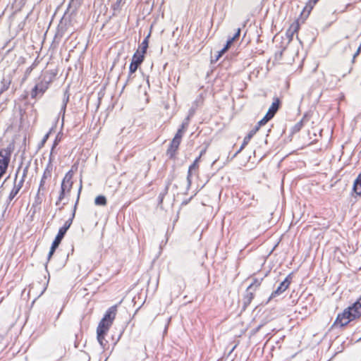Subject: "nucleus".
Instances as JSON below:
<instances>
[{
    "mask_svg": "<svg viewBox=\"0 0 361 361\" xmlns=\"http://www.w3.org/2000/svg\"><path fill=\"white\" fill-rule=\"evenodd\" d=\"M59 247V245L54 244L52 243L51 244V248H50V250H49V252L48 254V257H47V259L48 261L50 260L51 256L54 255L56 249Z\"/></svg>",
    "mask_w": 361,
    "mask_h": 361,
    "instance_id": "29",
    "label": "nucleus"
},
{
    "mask_svg": "<svg viewBox=\"0 0 361 361\" xmlns=\"http://www.w3.org/2000/svg\"><path fill=\"white\" fill-rule=\"evenodd\" d=\"M317 2V1H308L306 4L298 18L301 23H304L306 20Z\"/></svg>",
    "mask_w": 361,
    "mask_h": 361,
    "instance_id": "7",
    "label": "nucleus"
},
{
    "mask_svg": "<svg viewBox=\"0 0 361 361\" xmlns=\"http://www.w3.org/2000/svg\"><path fill=\"white\" fill-rule=\"evenodd\" d=\"M11 154V150L10 148L0 150V178L6 171L10 161Z\"/></svg>",
    "mask_w": 361,
    "mask_h": 361,
    "instance_id": "3",
    "label": "nucleus"
},
{
    "mask_svg": "<svg viewBox=\"0 0 361 361\" xmlns=\"http://www.w3.org/2000/svg\"><path fill=\"white\" fill-rule=\"evenodd\" d=\"M177 149L178 148L174 147L173 146L170 145L169 147L167 149L166 154L169 157V158L172 159L174 157Z\"/></svg>",
    "mask_w": 361,
    "mask_h": 361,
    "instance_id": "26",
    "label": "nucleus"
},
{
    "mask_svg": "<svg viewBox=\"0 0 361 361\" xmlns=\"http://www.w3.org/2000/svg\"><path fill=\"white\" fill-rule=\"evenodd\" d=\"M69 101V94L68 92V90H66V92L63 94V97L62 99V104L61 106V110L59 114L62 116V121H63L64 116L66 113V106Z\"/></svg>",
    "mask_w": 361,
    "mask_h": 361,
    "instance_id": "15",
    "label": "nucleus"
},
{
    "mask_svg": "<svg viewBox=\"0 0 361 361\" xmlns=\"http://www.w3.org/2000/svg\"><path fill=\"white\" fill-rule=\"evenodd\" d=\"M94 204L98 206H105L106 204V199L104 195H99L95 198Z\"/></svg>",
    "mask_w": 361,
    "mask_h": 361,
    "instance_id": "23",
    "label": "nucleus"
},
{
    "mask_svg": "<svg viewBox=\"0 0 361 361\" xmlns=\"http://www.w3.org/2000/svg\"><path fill=\"white\" fill-rule=\"evenodd\" d=\"M168 191V185L165 188V191L163 193H160L159 195V202L161 203L163 202V199L164 195L167 193Z\"/></svg>",
    "mask_w": 361,
    "mask_h": 361,
    "instance_id": "34",
    "label": "nucleus"
},
{
    "mask_svg": "<svg viewBox=\"0 0 361 361\" xmlns=\"http://www.w3.org/2000/svg\"><path fill=\"white\" fill-rule=\"evenodd\" d=\"M302 126V122H300L296 124L295 127L298 128V129H300V128Z\"/></svg>",
    "mask_w": 361,
    "mask_h": 361,
    "instance_id": "48",
    "label": "nucleus"
},
{
    "mask_svg": "<svg viewBox=\"0 0 361 361\" xmlns=\"http://www.w3.org/2000/svg\"><path fill=\"white\" fill-rule=\"evenodd\" d=\"M60 139H61V138H59V135H57V136H56V139H55V140H54V145H53V146H52L51 152H53L54 148V147L58 145L59 142L60 141ZM51 153H52V152H51Z\"/></svg>",
    "mask_w": 361,
    "mask_h": 361,
    "instance_id": "37",
    "label": "nucleus"
},
{
    "mask_svg": "<svg viewBox=\"0 0 361 361\" xmlns=\"http://www.w3.org/2000/svg\"><path fill=\"white\" fill-rule=\"evenodd\" d=\"M133 73H130V72L129 71V74H128V78H127L126 84L130 83L131 82V80L133 78Z\"/></svg>",
    "mask_w": 361,
    "mask_h": 361,
    "instance_id": "38",
    "label": "nucleus"
},
{
    "mask_svg": "<svg viewBox=\"0 0 361 361\" xmlns=\"http://www.w3.org/2000/svg\"><path fill=\"white\" fill-rule=\"evenodd\" d=\"M19 170H20V168L18 169V171H17V173L16 174V178H15V180H14L13 188L12 190L11 191V192H10V194L8 195V200L10 202L17 195V194L19 192V191L22 188V187L23 185V183H24V181H25V178L26 177V175H27V168L24 169L22 177L18 181L17 180V176H18V173Z\"/></svg>",
    "mask_w": 361,
    "mask_h": 361,
    "instance_id": "4",
    "label": "nucleus"
},
{
    "mask_svg": "<svg viewBox=\"0 0 361 361\" xmlns=\"http://www.w3.org/2000/svg\"><path fill=\"white\" fill-rule=\"evenodd\" d=\"M359 340H361V338Z\"/></svg>",
    "mask_w": 361,
    "mask_h": 361,
    "instance_id": "51",
    "label": "nucleus"
},
{
    "mask_svg": "<svg viewBox=\"0 0 361 361\" xmlns=\"http://www.w3.org/2000/svg\"><path fill=\"white\" fill-rule=\"evenodd\" d=\"M261 281H259L258 279H255L254 282L252 283L253 284V286L258 287L260 286Z\"/></svg>",
    "mask_w": 361,
    "mask_h": 361,
    "instance_id": "44",
    "label": "nucleus"
},
{
    "mask_svg": "<svg viewBox=\"0 0 361 361\" xmlns=\"http://www.w3.org/2000/svg\"><path fill=\"white\" fill-rule=\"evenodd\" d=\"M257 132V128H253L252 130H251L249 133L244 137V140H243V144L241 145L240 149L237 151V152L235 153V156L240 153L243 149H244V147L248 144V142H250V140H251V138L253 137V135Z\"/></svg>",
    "mask_w": 361,
    "mask_h": 361,
    "instance_id": "12",
    "label": "nucleus"
},
{
    "mask_svg": "<svg viewBox=\"0 0 361 361\" xmlns=\"http://www.w3.org/2000/svg\"><path fill=\"white\" fill-rule=\"evenodd\" d=\"M195 109L193 108H191L190 110H189V112H188V117L190 118L193 116V115L195 114Z\"/></svg>",
    "mask_w": 361,
    "mask_h": 361,
    "instance_id": "41",
    "label": "nucleus"
},
{
    "mask_svg": "<svg viewBox=\"0 0 361 361\" xmlns=\"http://www.w3.org/2000/svg\"><path fill=\"white\" fill-rule=\"evenodd\" d=\"M360 315L361 297L352 306L348 307L342 313L338 314L335 324L344 326Z\"/></svg>",
    "mask_w": 361,
    "mask_h": 361,
    "instance_id": "1",
    "label": "nucleus"
},
{
    "mask_svg": "<svg viewBox=\"0 0 361 361\" xmlns=\"http://www.w3.org/2000/svg\"><path fill=\"white\" fill-rule=\"evenodd\" d=\"M72 178H73V171H69L63 178L62 183H61V189L64 191H69L71 188H72L73 182H72Z\"/></svg>",
    "mask_w": 361,
    "mask_h": 361,
    "instance_id": "9",
    "label": "nucleus"
},
{
    "mask_svg": "<svg viewBox=\"0 0 361 361\" xmlns=\"http://www.w3.org/2000/svg\"><path fill=\"white\" fill-rule=\"evenodd\" d=\"M181 142V140H179L178 138L173 137L171 142V145L173 146L174 147L178 148L180 143Z\"/></svg>",
    "mask_w": 361,
    "mask_h": 361,
    "instance_id": "32",
    "label": "nucleus"
},
{
    "mask_svg": "<svg viewBox=\"0 0 361 361\" xmlns=\"http://www.w3.org/2000/svg\"><path fill=\"white\" fill-rule=\"evenodd\" d=\"M65 192L64 190H62L61 189V192H60V195H59V201H61L62 199H63L64 197V195H65Z\"/></svg>",
    "mask_w": 361,
    "mask_h": 361,
    "instance_id": "45",
    "label": "nucleus"
},
{
    "mask_svg": "<svg viewBox=\"0 0 361 361\" xmlns=\"http://www.w3.org/2000/svg\"><path fill=\"white\" fill-rule=\"evenodd\" d=\"M81 189H82V185H80V188H79V192H78V199H77V201H76L75 204L74 206V209H73V212L72 214L71 217L65 222L64 225L62 227H61L59 228L58 234L56 235L54 240L53 241V243H54V244H56L57 245H59V244L61 243L62 239L63 238L66 233L67 232V231L68 230V228H70V226H71V224L73 223V218L75 216L76 206H77V204H78V199H79L80 192Z\"/></svg>",
    "mask_w": 361,
    "mask_h": 361,
    "instance_id": "2",
    "label": "nucleus"
},
{
    "mask_svg": "<svg viewBox=\"0 0 361 361\" xmlns=\"http://www.w3.org/2000/svg\"><path fill=\"white\" fill-rule=\"evenodd\" d=\"M204 153V150H202L200 154V157H202V155Z\"/></svg>",
    "mask_w": 361,
    "mask_h": 361,
    "instance_id": "49",
    "label": "nucleus"
},
{
    "mask_svg": "<svg viewBox=\"0 0 361 361\" xmlns=\"http://www.w3.org/2000/svg\"><path fill=\"white\" fill-rule=\"evenodd\" d=\"M44 196V192L39 191L38 190L37 193L35 197V200L32 204V208H35V209L39 208L43 201Z\"/></svg>",
    "mask_w": 361,
    "mask_h": 361,
    "instance_id": "17",
    "label": "nucleus"
},
{
    "mask_svg": "<svg viewBox=\"0 0 361 361\" xmlns=\"http://www.w3.org/2000/svg\"><path fill=\"white\" fill-rule=\"evenodd\" d=\"M121 1H116V4H114L112 7L114 8V10L117 9L119 8L120 6V4H121Z\"/></svg>",
    "mask_w": 361,
    "mask_h": 361,
    "instance_id": "46",
    "label": "nucleus"
},
{
    "mask_svg": "<svg viewBox=\"0 0 361 361\" xmlns=\"http://www.w3.org/2000/svg\"><path fill=\"white\" fill-rule=\"evenodd\" d=\"M49 86V83L47 82H41L37 83L32 90L31 92V97L35 98L40 94L41 95L44 93V92L47 90Z\"/></svg>",
    "mask_w": 361,
    "mask_h": 361,
    "instance_id": "8",
    "label": "nucleus"
},
{
    "mask_svg": "<svg viewBox=\"0 0 361 361\" xmlns=\"http://www.w3.org/2000/svg\"><path fill=\"white\" fill-rule=\"evenodd\" d=\"M223 54H220V51L218 52V54L215 56L214 59H212V62H216Z\"/></svg>",
    "mask_w": 361,
    "mask_h": 361,
    "instance_id": "43",
    "label": "nucleus"
},
{
    "mask_svg": "<svg viewBox=\"0 0 361 361\" xmlns=\"http://www.w3.org/2000/svg\"><path fill=\"white\" fill-rule=\"evenodd\" d=\"M116 311V310L115 307H110L106 311V312L105 313V314L102 320L104 321V322H108L112 324L114 319H115Z\"/></svg>",
    "mask_w": 361,
    "mask_h": 361,
    "instance_id": "13",
    "label": "nucleus"
},
{
    "mask_svg": "<svg viewBox=\"0 0 361 361\" xmlns=\"http://www.w3.org/2000/svg\"><path fill=\"white\" fill-rule=\"evenodd\" d=\"M61 313V310L59 312V314H58V315L56 317V319H58L59 317V315H60Z\"/></svg>",
    "mask_w": 361,
    "mask_h": 361,
    "instance_id": "50",
    "label": "nucleus"
},
{
    "mask_svg": "<svg viewBox=\"0 0 361 361\" xmlns=\"http://www.w3.org/2000/svg\"><path fill=\"white\" fill-rule=\"evenodd\" d=\"M200 159H201V157H200V156H199L198 157H197L195 159V160L194 161L197 163V164H199V161H200Z\"/></svg>",
    "mask_w": 361,
    "mask_h": 361,
    "instance_id": "47",
    "label": "nucleus"
},
{
    "mask_svg": "<svg viewBox=\"0 0 361 361\" xmlns=\"http://www.w3.org/2000/svg\"><path fill=\"white\" fill-rule=\"evenodd\" d=\"M106 334H102L101 335L97 334V336L98 342L99 343V344L104 349L106 348V346L108 343L107 341L104 338Z\"/></svg>",
    "mask_w": 361,
    "mask_h": 361,
    "instance_id": "25",
    "label": "nucleus"
},
{
    "mask_svg": "<svg viewBox=\"0 0 361 361\" xmlns=\"http://www.w3.org/2000/svg\"><path fill=\"white\" fill-rule=\"evenodd\" d=\"M185 130H186L180 127V128L178 130L176 134L175 135L174 137L181 140Z\"/></svg>",
    "mask_w": 361,
    "mask_h": 361,
    "instance_id": "30",
    "label": "nucleus"
},
{
    "mask_svg": "<svg viewBox=\"0 0 361 361\" xmlns=\"http://www.w3.org/2000/svg\"><path fill=\"white\" fill-rule=\"evenodd\" d=\"M51 131H49V133H47L43 137L42 140V144L43 145L44 142H46V141L47 140V139L49 138V134H50Z\"/></svg>",
    "mask_w": 361,
    "mask_h": 361,
    "instance_id": "42",
    "label": "nucleus"
},
{
    "mask_svg": "<svg viewBox=\"0 0 361 361\" xmlns=\"http://www.w3.org/2000/svg\"><path fill=\"white\" fill-rule=\"evenodd\" d=\"M190 118L189 117H186L184 121H183L180 127L185 130H186L189 126V123H190Z\"/></svg>",
    "mask_w": 361,
    "mask_h": 361,
    "instance_id": "31",
    "label": "nucleus"
},
{
    "mask_svg": "<svg viewBox=\"0 0 361 361\" xmlns=\"http://www.w3.org/2000/svg\"><path fill=\"white\" fill-rule=\"evenodd\" d=\"M149 37V35H148L144 39L143 41L142 42V43L140 44V47H139V51H140V53L142 54L143 55V56L145 57V54L146 53V51H147V49L148 47V39Z\"/></svg>",
    "mask_w": 361,
    "mask_h": 361,
    "instance_id": "20",
    "label": "nucleus"
},
{
    "mask_svg": "<svg viewBox=\"0 0 361 361\" xmlns=\"http://www.w3.org/2000/svg\"><path fill=\"white\" fill-rule=\"evenodd\" d=\"M272 118L266 114L263 118H262L255 126L254 128H257V131L262 126L265 125L269 121H270Z\"/></svg>",
    "mask_w": 361,
    "mask_h": 361,
    "instance_id": "22",
    "label": "nucleus"
},
{
    "mask_svg": "<svg viewBox=\"0 0 361 361\" xmlns=\"http://www.w3.org/2000/svg\"><path fill=\"white\" fill-rule=\"evenodd\" d=\"M198 167H199V164L195 161H193V163L189 166L188 175H187V181H188V186H190L192 183L191 178H192V174L193 171H195L196 169H197Z\"/></svg>",
    "mask_w": 361,
    "mask_h": 361,
    "instance_id": "19",
    "label": "nucleus"
},
{
    "mask_svg": "<svg viewBox=\"0 0 361 361\" xmlns=\"http://www.w3.org/2000/svg\"><path fill=\"white\" fill-rule=\"evenodd\" d=\"M252 288L253 284H250L246 290V293L243 298L244 307H247V305H249L252 302V299L254 298V293L250 291V290L252 289Z\"/></svg>",
    "mask_w": 361,
    "mask_h": 361,
    "instance_id": "11",
    "label": "nucleus"
},
{
    "mask_svg": "<svg viewBox=\"0 0 361 361\" xmlns=\"http://www.w3.org/2000/svg\"><path fill=\"white\" fill-rule=\"evenodd\" d=\"M47 177V172L45 171L42 177L41 180H40L39 186L38 188L39 191H42V192L45 191L44 183H45V180H46Z\"/></svg>",
    "mask_w": 361,
    "mask_h": 361,
    "instance_id": "28",
    "label": "nucleus"
},
{
    "mask_svg": "<svg viewBox=\"0 0 361 361\" xmlns=\"http://www.w3.org/2000/svg\"><path fill=\"white\" fill-rule=\"evenodd\" d=\"M263 326H264V324H262L258 325L255 329H254L252 330V333H253V334H256V333H257V332L261 329V328H262Z\"/></svg>",
    "mask_w": 361,
    "mask_h": 361,
    "instance_id": "39",
    "label": "nucleus"
},
{
    "mask_svg": "<svg viewBox=\"0 0 361 361\" xmlns=\"http://www.w3.org/2000/svg\"><path fill=\"white\" fill-rule=\"evenodd\" d=\"M360 51H361V44H360L357 51L353 55V61L360 54Z\"/></svg>",
    "mask_w": 361,
    "mask_h": 361,
    "instance_id": "40",
    "label": "nucleus"
},
{
    "mask_svg": "<svg viewBox=\"0 0 361 361\" xmlns=\"http://www.w3.org/2000/svg\"><path fill=\"white\" fill-rule=\"evenodd\" d=\"M353 190L357 195L361 196V172L354 181Z\"/></svg>",
    "mask_w": 361,
    "mask_h": 361,
    "instance_id": "18",
    "label": "nucleus"
},
{
    "mask_svg": "<svg viewBox=\"0 0 361 361\" xmlns=\"http://www.w3.org/2000/svg\"><path fill=\"white\" fill-rule=\"evenodd\" d=\"M111 324V323L101 320L97 329V334H106Z\"/></svg>",
    "mask_w": 361,
    "mask_h": 361,
    "instance_id": "14",
    "label": "nucleus"
},
{
    "mask_svg": "<svg viewBox=\"0 0 361 361\" xmlns=\"http://www.w3.org/2000/svg\"><path fill=\"white\" fill-rule=\"evenodd\" d=\"M291 281V277L288 275L278 286L276 290H274L269 298V301L283 293L290 286Z\"/></svg>",
    "mask_w": 361,
    "mask_h": 361,
    "instance_id": "6",
    "label": "nucleus"
},
{
    "mask_svg": "<svg viewBox=\"0 0 361 361\" xmlns=\"http://www.w3.org/2000/svg\"><path fill=\"white\" fill-rule=\"evenodd\" d=\"M231 45V44H228L227 42L225 47L220 51V54H224L228 49Z\"/></svg>",
    "mask_w": 361,
    "mask_h": 361,
    "instance_id": "36",
    "label": "nucleus"
},
{
    "mask_svg": "<svg viewBox=\"0 0 361 361\" xmlns=\"http://www.w3.org/2000/svg\"><path fill=\"white\" fill-rule=\"evenodd\" d=\"M63 35V30L61 29H58L57 32L55 35V38H61Z\"/></svg>",
    "mask_w": 361,
    "mask_h": 361,
    "instance_id": "35",
    "label": "nucleus"
},
{
    "mask_svg": "<svg viewBox=\"0 0 361 361\" xmlns=\"http://www.w3.org/2000/svg\"><path fill=\"white\" fill-rule=\"evenodd\" d=\"M240 35V28H238L236 32L232 37H229L227 40L228 44H232L233 42L236 40Z\"/></svg>",
    "mask_w": 361,
    "mask_h": 361,
    "instance_id": "27",
    "label": "nucleus"
},
{
    "mask_svg": "<svg viewBox=\"0 0 361 361\" xmlns=\"http://www.w3.org/2000/svg\"><path fill=\"white\" fill-rule=\"evenodd\" d=\"M80 6V1H68L67 5V8L66 11V14L72 16L75 13L78 8Z\"/></svg>",
    "mask_w": 361,
    "mask_h": 361,
    "instance_id": "16",
    "label": "nucleus"
},
{
    "mask_svg": "<svg viewBox=\"0 0 361 361\" xmlns=\"http://www.w3.org/2000/svg\"><path fill=\"white\" fill-rule=\"evenodd\" d=\"M11 80L9 78H4L1 80V87L0 88V94H2L4 92L6 91L10 85H11Z\"/></svg>",
    "mask_w": 361,
    "mask_h": 361,
    "instance_id": "21",
    "label": "nucleus"
},
{
    "mask_svg": "<svg viewBox=\"0 0 361 361\" xmlns=\"http://www.w3.org/2000/svg\"><path fill=\"white\" fill-rule=\"evenodd\" d=\"M295 33H294L293 32H291L290 30H289L288 29L287 30L286 32V35L287 37V38L288 39V42H290L293 37V35H295Z\"/></svg>",
    "mask_w": 361,
    "mask_h": 361,
    "instance_id": "33",
    "label": "nucleus"
},
{
    "mask_svg": "<svg viewBox=\"0 0 361 361\" xmlns=\"http://www.w3.org/2000/svg\"><path fill=\"white\" fill-rule=\"evenodd\" d=\"M300 20L297 19L289 27L288 30L294 33H297L300 29Z\"/></svg>",
    "mask_w": 361,
    "mask_h": 361,
    "instance_id": "24",
    "label": "nucleus"
},
{
    "mask_svg": "<svg viewBox=\"0 0 361 361\" xmlns=\"http://www.w3.org/2000/svg\"><path fill=\"white\" fill-rule=\"evenodd\" d=\"M144 58L143 55L140 53V51L137 50L133 54L132 61L130 64L129 69L130 73H134L137 71L138 66L142 63Z\"/></svg>",
    "mask_w": 361,
    "mask_h": 361,
    "instance_id": "5",
    "label": "nucleus"
},
{
    "mask_svg": "<svg viewBox=\"0 0 361 361\" xmlns=\"http://www.w3.org/2000/svg\"><path fill=\"white\" fill-rule=\"evenodd\" d=\"M280 104H281L280 99L278 97H274V102L271 104V106L269 107V109L266 114H267L271 118H273L275 116V114H276V112L278 111V110L280 107Z\"/></svg>",
    "mask_w": 361,
    "mask_h": 361,
    "instance_id": "10",
    "label": "nucleus"
}]
</instances>
